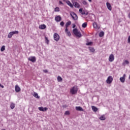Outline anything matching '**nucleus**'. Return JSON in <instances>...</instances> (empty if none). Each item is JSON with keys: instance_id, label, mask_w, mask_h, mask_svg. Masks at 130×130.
<instances>
[{"instance_id": "nucleus-1", "label": "nucleus", "mask_w": 130, "mask_h": 130, "mask_svg": "<svg viewBox=\"0 0 130 130\" xmlns=\"http://www.w3.org/2000/svg\"><path fill=\"white\" fill-rule=\"evenodd\" d=\"M73 32L74 33V34L77 36V37H78L79 38H80V37H82V34H81V32L78 31V29L77 28H74L73 30Z\"/></svg>"}, {"instance_id": "nucleus-2", "label": "nucleus", "mask_w": 130, "mask_h": 130, "mask_svg": "<svg viewBox=\"0 0 130 130\" xmlns=\"http://www.w3.org/2000/svg\"><path fill=\"white\" fill-rule=\"evenodd\" d=\"M70 14L72 18L73 19V20H74V21H77L78 20V15H77V14L75 12H70Z\"/></svg>"}, {"instance_id": "nucleus-3", "label": "nucleus", "mask_w": 130, "mask_h": 130, "mask_svg": "<svg viewBox=\"0 0 130 130\" xmlns=\"http://www.w3.org/2000/svg\"><path fill=\"white\" fill-rule=\"evenodd\" d=\"M70 92L73 95L77 94L78 92V87L74 86L70 89Z\"/></svg>"}, {"instance_id": "nucleus-4", "label": "nucleus", "mask_w": 130, "mask_h": 130, "mask_svg": "<svg viewBox=\"0 0 130 130\" xmlns=\"http://www.w3.org/2000/svg\"><path fill=\"white\" fill-rule=\"evenodd\" d=\"M19 31L18 30H15L14 31H11L8 34V38H11L15 34H18Z\"/></svg>"}, {"instance_id": "nucleus-5", "label": "nucleus", "mask_w": 130, "mask_h": 130, "mask_svg": "<svg viewBox=\"0 0 130 130\" xmlns=\"http://www.w3.org/2000/svg\"><path fill=\"white\" fill-rule=\"evenodd\" d=\"M112 81H113L112 76H109L106 80V82L107 84H111V83H112Z\"/></svg>"}, {"instance_id": "nucleus-6", "label": "nucleus", "mask_w": 130, "mask_h": 130, "mask_svg": "<svg viewBox=\"0 0 130 130\" xmlns=\"http://www.w3.org/2000/svg\"><path fill=\"white\" fill-rule=\"evenodd\" d=\"M28 60L31 62H35L36 61V57L35 56H31L28 58Z\"/></svg>"}, {"instance_id": "nucleus-7", "label": "nucleus", "mask_w": 130, "mask_h": 130, "mask_svg": "<svg viewBox=\"0 0 130 130\" xmlns=\"http://www.w3.org/2000/svg\"><path fill=\"white\" fill-rule=\"evenodd\" d=\"M54 40H55V41H58L59 40V35H58L57 33L54 34Z\"/></svg>"}, {"instance_id": "nucleus-8", "label": "nucleus", "mask_w": 130, "mask_h": 130, "mask_svg": "<svg viewBox=\"0 0 130 130\" xmlns=\"http://www.w3.org/2000/svg\"><path fill=\"white\" fill-rule=\"evenodd\" d=\"M114 60V55L113 54H111L109 57V61L110 62H112Z\"/></svg>"}, {"instance_id": "nucleus-9", "label": "nucleus", "mask_w": 130, "mask_h": 130, "mask_svg": "<svg viewBox=\"0 0 130 130\" xmlns=\"http://www.w3.org/2000/svg\"><path fill=\"white\" fill-rule=\"evenodd\" d=\"M55 20L56 22H60L61 21V17L60 16L58 15L55 17Z\"/></svg>"}, {"instance_id": "nucleus-10", "label": "nucleus", "mask_w": 130, "mask_h": 130, "mask_svg": "<svg viewBox=\"0 0 130 130\" xmlns=\"http://www.w3.org/2000/svg\"><path fill=\"white\" fill-rule=\"evenodd\" d=\"M120 81L121 83H124L125 81V74H123V77L120 78Z\"/></svg>"}, {"instance_id": "nucleus-11", "label": "nucleus", "mask_w": 130, "mask_h": 130, "mask_svg": "<svg viewBox=\"0 0 130 130\" xmlns=\"http://www.w3.org/2000/svg\"><path fill=\"white\" fill-rule=\"evenodd\" d=\"M106 5L107 9H108L109 11H111L112 10V7H111V5L110 4V3L107 2Z\"/></svg>"}, {"instance_id": "nucleus-12", "label": "nucleus", "mask_w": 130, "mask_h": 130, "mask_svg": "<svg viewBox=\"0 0 130 130\" xmlns=\"http://www.w3.org/2000/svg\"><path fill=\"white\" fill-rule=\"evenodd\" d=\"M48 109L47 108H43V107H39V110L40 111H46Z\"/></svg>"}, {"instance_id": "nucleus-13", "label": "nucleus", "mask_w": 130, "mask_h": 130, "mask_svg": "<svg viewBox=\"0 0 130 130\" xmlns=\"http://www.w3.org/2000/svg\"><path fill=\"white\" fill-rule=\"evenodd\" d=\"M15 91L17 92V93H18V92H20V91H21V88H20V87H19V86L18 85H16L15 86Z\"/></svg>"}, {"instance_id": "nucleus-14", "label": "nucleus", "mask_w": 130, "mask_h": 130, "mask_svg": "<svg viewBox=\"0 0 130 130\" xmlns=\"http://www.w3.org/2000/svg\"><path fill=\"white\" fill-rule=\"evenodd\" d=\"M75 108L77 111H84V109L81 107H76Z\"/></svg>"}, {"instance_id": "nucleus-15", "label": "nucleus", "mask_w": 130, "mask_h": 130, "mask_svg": "<svg viewBox=\"0 0 130 130\" xmlns=\"http://www.w3.org/2000/svg\"><path fill=\"white\" fill-rule=\"evenodd\" d=\"M73 5H74V7H75V8H80V4H79V3H78V2H74L73 3Z\"/></svg>"}, {"instance_id": "nucleus-16", "label": "nucleus", "mask_w": 130, "mask_h": 130, "mask_svg": "<svg viewBox=\"0 0 130 130\" xmlns=\"http://www.w3.org/2000/svg\"><path fill=\"white\" fill-rule=\"evenodd\" d=\"M46 28V25L45 24H42L39 26V29H41V30H43Z\"/></svg>"}, {"instance_id": "nucleus-17", "label": "nucleus", "mask_w": 130, "mask_h": 130, "mask_svg": "<svg viewBox=\"0 0 130 130\" xmlns=\"http://www.w3.org/2000/svg\"><path fill=\"white\" fill-rule=\"evenodd\" d=\"M99 119H100V120H105V119H106V117L105 115H102L100 117Z\"/></svg>"}, {"instance_id": "nucleus-18", "label": "nucleus", "mask_w": 130, "mask_h": 130, "mask_svg": "<svg viewBox=\"0 0 130 130\" xmlns=\"http://www.w3.org/2000/svg\"><path fill=\"white\" fill-rule=\"evenodd\" d=\"M91 108L93 110V111H94V112H96V111H98V108H97L96 107L92 106H91Z\"/></svg>"}, {"instance_id": "nucleus-19", "label": "nucleus", "mask_w": 130, "mask_h": 130, "mask_svg": "<svg viewBox=\"0 0 130 130\" xmlns=\"http://www.w3.org/2000/svg\"><path fill=\"white\" fill-rule=\"evenodd\" d=\"M67 4L68 5V6H69V7H70L71 8H74V6L73 5V4H72V3H71V2L70 1H67Z\"/></svg>"}, {"instance_id": "nucleus-20", "label": "nucleus", "mask_w": 130, "mask_h": 130, "mask_svg": "<svg viewBox=\"0 0 130 130\" xmlns=\"http://www.w3.org/2000/svg\"><path fill=\"white\" fill-rule=\"evenodd\" d=\"M34 96L35 97V98H37L38 99H39V98H40V96L38 95V93H37V92L34 93Z\"/></svg>"}, {"instance_id": "nucleus-21", "label": "nucleus", "mask_w": 130, "mask_h": 130, "mask_svg": "<svg viewBox=\"0 0 130 130\" xmlns=\"http://www.w3.org/2000/svg\"><path fill=\"white\" fill-rule=\"evenodd\" d=\"M71 24H72V21H68V22L66 23V27L67 28H68V27H69V26H70Z\"/></svg>"}, {"instance_id": "nucleus-22", "label": "nucleus", "mask_w": 130, "mask_h": 130, "mask_svg": "<svg viewBox=\"0 0 130 130\" xmlns=\"http://www.w3.org/2000/svg\"><path fill=\"white\" fill-rule=\"evenodd\" d=\"M93 28H94V29H99V28L98 27V26L97 25V23L96 22H94L93 23Z\"/></svg>"}, {"instance_id": "nucleus-23", "label": "nucleus", "mask_w": 130, "mask_h": 130, "mask_svg": "<svg viewBox=\"0 0 130 130\" xmlns=\"http://www.w3.org/2000/svg\"><path fill=\"white\" fill-rule=\"evenodd\" d=\"M15 104H14L13 103H12L10 105V108L11 109H14V108H15Z\"/></svg>"}, {"instance_id": "nucleus-24", "label": "nucleus", "mask_w": 130, "mask_h": 130, "mask_svg": "<svg viewBox=\"0 0 130 130\" xmlns=\"http://www.w3.org/2000/svg\"><path fill=\"white\" fill-rule=\"evenodd\" d=\"M87 25H88V23H87V22H84V23H83L82 25V28H86V27H87Z\"/></svg>"}, {"instance_id": "nucleus-25", "label": "nucleus", "mask_w": 130, "mask_h": 130, "mask_svg": "<svg viewBox=\"0 0 130 130\" xmlns=\"http://www.w3.org/2000/svg\"><path fill=\"white\" fill-rule=\"evenodd\" d=\"M57 80L58 82H62V78H61L60 77V76H58Z\"/></svg>"}, {"instance_id": "nucleus-26", "label": "nucleus", "mask_w": 130, "mask_h": 130, "mask_svg": "<svg viewBox=\"0 0 130 130\" xmlns=\"http://www.w3.org/2000/svg\"><path fill=\"white\" fill-rule=\"evenodd\" d=\"M89 50L91 52H94V51H95V49L93 47H89Z\"/></svg>"}, {"instance_id": "nucleus-27", "label": "nucleus", "mask_w": 130, "mask_h": 130, "mask_svg": "<svg viewBox=\"0 0 130 130\" xmlns=\"http://www.w3.org/2000/svg\"><path fill=\"white\" fill-rule=\"evenodd\" d=\"M104 36V32L101 31L100 32V34H99L100 37H103Z\"/></svg>"}, {"instance_id": "nucleus-28", "label": "nucleus", "mask_w": 130, "mask_h": 130, "mask_svg": "<svg viewBox=\"0 0 130 130\" xmlns=\"http://www.w3.org/2000/svg\"><path fill=\"white\" fill-rule=\"evenodd\" d=\"M5 49H6L5 46H3L1 48V51H5Z\"/></svg>"}, {"instance_id": "nucleus-29", "label": "nucleus", "mask_w": 130, "mask_h": 130, "mask_svg": "<svg viewBox=\"0 0 130 130\" xmlns=\"http://www.w3.org/2000/svg\"><path fill=\"white\" fill-rule=\"evenodd\" d=\"M82 15H86L87 16L88 15V13H86V12L85 11L83 10L82 12L81 13Z\"/></svg>"}, {"instance_id": "nucleus-30", "label": "nucleus", "mask_w": 130, "mask_h": 130, "mask_svg": "<svg viewBox=\"0 0 130 130\" xmlns=\"http://www.w3.org/2000/svg\"><path fill=\"white\" fill-rule=\"evenodd\" d=\"M92 44H93V42H90L86 43V45L90 46V45H92Z\"/></svg>"}, {"instance_id": "nucleus-31", "label": "nucleus", "mask_w": 130, "mask_h": 130, "mask_svg": "<svg viewBox=\"0 0 130 130\" xmlns=\"http://www.w3.org/2000/svg\"><path fill=\"white\" fill-rule=\"evenodd\" d=\"M82 4L83 5H84V6H87V5H88V3H87V2H86L85 1H83L82 2Z\"/></svg>"}, {"instance_id": "nucleus-32", "label": "nucleus", "mask_w": 130, "mask_h": 130, "mask_svg": "<svg viewBox=\"0 0 130 130\" xmlns=\"http://www.w3.org/2000/svg\"><path fill=\"white\" fill-rule=\"evenodd\" d=\"M60 25L61 27H63V26H64V22L63 21H61L60 23Z\"/></svg>"}, {"instance_id": "nucleus-33", "label": "nucleus", "mask_w": 130, "mask_h": 130, "mask_svg": "<svg viewBox=\"0 0 130 130\" xmlns=\"http://www.w3.org/2000/svg\"><path fill=\"white\" fill-rule=\"evenodd\" d=\"M65 115H70V111H67L64 113Z\"/></svg>"}, {"instance_id": "nucleus-34", "label": "nucleus", "mask_w": 130, "mask_h": 130, "mask_svg": "<svg viewBox=\"0 0 130 130\" xmlns=\"http://www.w3.org/2000/svg\"><path fill=\"white\" fill-rule=\"evenodd\" d=\"M55 12H59V8L56 7L55 8Z\"/></svg>"}, {"instance_id": "nucleus-35", "label": "nucleus", "mask_w": 130, "mask_h": 130, "mask_svg": "<svg viewBox=\"0 0 130 130\" xmlns=\"http://www.w3.org/2000/svg\"><path fill=\"white\" fill-rule=\"evenodd\" d=\"M45 41L47 44H48V42H49V40H48V38H47V37H45Z\"/></svg>"}, {"instance_id": "nucleus-36", "label": "nucleus", "mask_w": 130, "mask_h": 130, "mask_svg": "<svg viewBox=\"0 0 130 130\" xmlns=\"http://www.w3.org/2000/svg\"><path fill=\"white\" fill-rule=\"evenodd\" d=\"M124 63H126V64H128L129 63V62H128L127 60H125L124 61Z\"/></svg>"}, {"instance_id": "nucleus-37", "label": "nucleus", "mask_w": 130, "mask_h": 130, "mask_svg": "<svg viewBox=\"0 0 130 130\" xmlns=\"http://www.w3.org/2000/svg\"><path fill=\"white\" fill-rule=\"evenodd\" d=\"M67 34V35H68V36H71V32L70 31H68L67 32H66Z\"/></svg>"}, {"instance_id": "nucleus-38", "label": "nucleus", "mask_w": 130, "mask_h": 130, "mask_svg": "<svg viewBox=\"0 0 130 130\" xmlns=\"http://www.w3.org/2000/svg\"><path fill=\"white\" fill-rule=\"evenodd\" d=\"M79 13H81V12L83 11V8H80V9L79 10Z\"/></svg>"}, {"instance_id": "nucleus-39", "label": "nucleus", "mask_w": 130, "mask_h": 130, "mask_svg": "<svg viewBox=\"0 0 130 130\" xmlns=\"http://www.w3.org/2000/svg\"><path fill=\"white\" fill-rule=\"evenodd\" d=\"M65 32L67 33V32H69V30L68 29V27H66L65 29Z\"/></svg>"}, {"instance_id": "nucleus-40", "label": "nucleus", "mask_w": 130, "mask_h": 130, "mask_svg": "<svg viewBox=\"0 0 130 130\" xmlns=\"http://www.w3.org/2000/svg\"><path fill=\"white\" fill-rule=\"evenodd\" d=\"M127 41H128V43H130V36H129V37H128Z\"/></svg>"}, {"instance_id": "nucleus-41", "label": "nucleus", "mask_w": 130, "mask_h": 130, "mask_svg": "<svg viewBox=\"0 0 130 130\" xmlns=\"http://www.w3.org/2000/svg\"><path fill=\"white\" fill-rule=\"evenodd\" d=\"M43 72H44V73H48V71H47V70H43Z\"/></svg>"}, {"instance_id": "nucleus-42", "label": "nucleus", "mask_w": 130, "mask_h": 130, "mask_svg": "<svg viewBox=\"0 0 130 130\" xmlns=\"http://www.w3.org/2000/svg\"><path fill=\"white\" fill-rule=\"evenodd\" d=\"M59 3L60 5H63V3L61 1H59Z\"/></svg>"}, {"instance_id": "nucleus-43", "label": "nucleus", "mask_w": 130, "mask_h": 130, "mask_svg": "<svg viewBox=\"0 0 130 130\" xmlns=\"http://www.w3.org/2000/svg\"><path fill=\"white\" fill-rule=\"evenodd\" d=\"M72 28H76V25L75 24H73Z\"/></svg>"}, {"instance_id": "nucleus-44", "label": "nucleus", "mask_w": 130, "mask_h": 130, "mask_svg": "<svg viewBox=\"0 0 130 130\" xmlns=\"http://www.w3.org/2000/svg\"><path fill=\"white\" fill-rule=\"evenodd\" d=\"M0 87H1L2 88H4V85H2V84H1V86H0Z\"/></svg>"}, {"instance_id": "nucleus-45", "label": "nucleus", "mask_w": 130, "mask_h": 130, "mask_svg": "<svg viewBox=\"0 0 130 130\" xmlns=\"http://www.w3.org/2000/svg\"><path fill=\"white\" fill-rule=\"evenodd\" d=\"M128 18L130 19V13L128 14Z\"/></svg>"}, {"instance_id": "nucleus-46", "label": "nucleus", "mask_w": 130, "mask_h": 130, "mask_svg": "<svg viewBox=\"0 0 130 130\" xmlns=\"http://www.w3.org/2000/svg\"><path fill=\"white\" fill-rule=\"evenodd\" d=\"M88 1L89 2V3H92V0H88Z\"/></svg>"}, {"instance_id": "nucleus-47", "label": "nucleus", "mask_w": 130, "mask_h": 130, "mask_svg": "<svg viewBox=\"0 0 130 130\" xmlns=\"http://www.w3.org/2000/svg\"><path fill=\"white\" fill-rule=\"evenodd\" d=\"M130 79V75L129 76V79Z\"/></svg>"}, {"instance_id": "nucleus-48", "label": "nucleus", "mask_w": 130, "mask_h": 130, "mask_svg": "<svg viewBox=\"0 0 130 130\" xmlns=\"http://www.w3.org/2000/svg\"><path fill=\"white\" fill-rule=\"evenodd\" d=\"M0 86H2V84L0 83Z\"/></svg>"}]
</instances>
